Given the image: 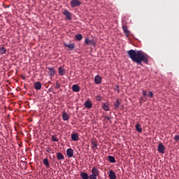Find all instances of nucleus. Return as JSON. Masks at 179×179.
Returning <instances> with one entry per match:
<instances>
[{
	"label": "nucleus",
	"instance_id": "1",
	"mask_svg": "<svg viewBox=\"0 0 179 179\" xmlns=\"http://www.w3.org/2000/svg\"><path fill=\"white\" fill-rule=\"evenodd\" d=\"M127 55L129 58H131V61L136 62L138 65L142 66V62H144V64L149 62L148 55L142 52V50H130L127 51Z\"/></svg>",
	"mask_w": 179,
	"mask_h": 179
},
{
	"label": "nucleus",
	"instance_id": "2",
	"mask_svg": "<svg viewBox=\"0 0 179 179\" xmlns=\"http://www.w3.org/2000/svg\"><path fill=\"white\" fill-rule=\"evenodd\" d=\"M70 3L71 8H76V6H80L82 5V2L79 0H71Z\"/></svg>",
	"mask_w": 179,
	"mask_h": 179
},
{
	"label": "nucleus",
	"instance_id": "3",
	"mask_svg": "<svg viewBox=\"0 0 179 179\" xmlns=\"http://www.w3.org/2000/svg\"><path fill=\"white\" fill-rule=\"evenodd\" d=\"M157 150H158L159 153H162V155H164V151L166 150V147L164 146V145H163V143H160L158 145Z\"/></svg>",
	"mask_w": 179,
	"mask_h": 179
},
{
	"label": "nucleus",
	"instance_id": "4",
	"mask_svg": "<svg viewBox=\"0 0 179 179\" xmlns=\"http://www.w3.org/2000/svg\"><path fill=\"white\" fill-rule=\"evenodd\" d=\"M63 15H64V16L66 17V19H67V20H72V15H71V13L69 11H68V10H65L63 12Z\"/></svg>",
	"mask_w": 179,
	"mask_h": 179
},
{
	"label": "nucleus",
	"instance_id": "5",
	"mask_svg": "<svg viewBox=\"0 0 179 179\" xmlns=\"http://www.w3.org/2000/svg\"><path fill=\"white\" fill-rule=\"evenodd\" d=\"M92 176L99 177V176H100V171H99L97 167H93L92 169Z\"/></svg>",
	"mask_w": 179,
	"mask_h": 179
},
{
	"label": "nucleus",
	"instance_id": "6",
	"mask_svg": "<svg viewBox=\"0 0 179 179\" xmlns=\"http://www.w3.org/2000/svg\"><path fill=\"white\" fill-rule=\"evenodd\" d=\"M85 43L87 45H96V42L93 39L85 38Z\"/></svg>",
	"mask_w": 179,
	"mask_h": 179
},
{
	"label": "nucleus",
	"instance_id": "7",
	"mask_svg": "<svg viewBox=\"0 0 179 179\" xmlns=\"http://www.w3.org/2000/svg\"><path fill=\"white\" fill-rule=\"evenodd\" d=\"M48 69L49 71H48L49 76H52V77L55 76V69L48 67Z\"/></svg>",
	"mask_w": 179,
	"mask_h": 179
},
{
	"label": "nucleus",
	"instance_id": "8",
	"mask_svg": "<svg viewBox=\"0 0 179 179\" xmlns=\"http://www.w3.org/2000/svg\"><path fill=\"white\" fill-rule=\"evenodd\" d=\"M58 73L60 76H64V73H66V71L62 66L59 67Z\"/></svg>",
	"mask_w": 179,
	"mask_h": 179
},
{
	"label": "nucleus",
	"instance_id": "9",
	"mask_svg": "<svg viewBox=\"0 0 179 179\" xmlns=\"http://www.w3.org/2000/svg\"><path fill=\"white\" fill-rule=\"evenodd\" d=\"M66 155L68 157H73V150H72V148L67 149Z\"/></svg>",
	"mask_w": 179,
	"mask_h": 179
},
{
	"label": "nucleus",
	"instance_id": "10",
	"mask_svg": "<svg viewBox=\"0 0 179 179\" xmlns=\"http://www.w3.org/2000/svg\"><path fill=\"white\" fill-rule=\"evenodd\" d=\"M94 82L96 85H100V83H101V77L99 76V75L96 76L94 78Z\"/></svg>",
	"mask_w": 179,
	"mask_h": 179
},
{
	"label": "nucleus",
	"instance_id": "11",
	"mask_svg": "<svg viewBox=\"0 0 179 179\" xmlns=\"http://www.w3.org/2000/svg\"><path fill=\"white\" fill-rule=\"evenodd\" d=\"M72 90L73 92H76V93H78V92H80V87H79V85H73L72 86Z\"/></svg>",
	"mask_w": 179,
	"mask_h": 179
},
{
	"label": "nucleus",
	"instance_id": "12",
	"mask_svg": "<svg viewBox=\"0 0 179 179\" xmlns=\"http://www.w3.org/2000/svg\"><path fill=\"white\" fill-rule=\"evenodd\" d=\"M122 29L124 31V34H126L127 37H128L129 36V34L131 33V31L128 30V27L123 26Z\"/></svg>",
	"mask_w": 179,
	"mask_h": 179
},
{
	"label": "nucleus",
	"instance_id": "13",
	"mask_svg": "<svg viewBox=\"0 0 179 179\" xmlns=\"http://www.w3.org/2000/svg\"><path fill=\"white\" fill-rule=\"evenodd\" d=\"M85 107H86V108H92V107H93V104H92V102H90V101L87 100V101H85V103H84Z\"/></svg>",
	"mask_w": 179,
	"mask_h": 179
},
{
	"label": "nucleus",
	"instance_id": "14",
	"mask_svg": "<svg viewBox=\"0 0 179 179\" xmlns=\"http://www.w3.org/2000/svg\"><path fill=\"white\" fill-rule=\"evenodd\" d=\"M102 108L104 110V111H108L110 110V105L108 103H103Z\"/></svg>",
	"mask_w": 179,
	"mask_h": 179
},
{
	"label": "nucleus",
	"instance_id": "15",
	"mask_svg": "<svg viewBox=\"0 0 179 179\" xmlns=\"http://www.w3.org/2000/svg\"><path fill=\"white\" fill-rule=\"evenodd\" d=\"M71 139L74 142H76V141H78V139H79V134H71Z\"/></svg>",
	"mask_w": 179,
	"mask_h": 179
},
{
	"label": "nucleus",
	"instance_id": "16",
	"mask_svg": "<svg viewBox=\"0 0 179 179\" xmlns=\"http://www.w3.org/2000/svg\"><path fill=\"white\" fill-rule=\"evenodd\" d=\"M34 89L36 90H41V83L40 82H36L34 83Z\"/></svg>",
	"mask_w": 179,
	"mask_h": 179
},
{
	"label": "nucleus",
	"instance_id": "17",
	"mask_svg": "<svg viewBox=\"0 0 179 179\" xmlns=\"http://www.w3.org/2000/svg\"><path fill=\"white\" fill-rule=\"evenodd\" d=\"M62 118L64 121H68L69 120V114L66 113V112L63 113Z\"/></svg>",
	"mask_w": 179,
	"mask_h": 179
},
{
	"label": "nucleus",
	"instance_id": "18",
	"mask_svg": "<svg viewBox=\"0 0 179 179\" xmlns=\"http://www.w3.org/2000/svg\"><path fill=\"white\" fill-rule=\"evenodd\" d=\"M121 103L120 102V99H117L115 102H114L115 110H118L120 108Z\"/></svg>",
	"mask_w": 179,
	"mask_h": 179
},
{
	"label": "nucleus",
	"instance_id": "19",
	"mask_svg": "<svg viewBox=\"0 0 179 179\" xmlns=\"http://www.w3.org/2000/svg\"><path fill=\"white\" fill-rule=\"evenodd\" d=\"M64 47H67L68 48H69V50H71L72 51V50H73V48H75V44L74 43H71V44L64 43Z\"/></svg>",
	"mask_w": 179,
	"mask_h": 179
},
{
	"label": "nucleus",
	"instance_id": "20",
	"mask_svg": "<svg viewBox=\"0 0 179 179\" xmlns=\"http://www.w3.org/2000/svg\"><path fill=\"white\" fill-rule=\"evenodd\" d=\"M109 178L110 179H115V178H117V176H115V173H114L113 171H110Z\"/></svg>",
	"mask_w": 179,
	"mask_h": 179
},
{
	"label": "nucleus",
	"instance_id": "21",
	"mask_svg": "<svg viewBox=\"0 0 179 179\" xmlns=\"http://www.w3.org/2000/svg\"><path fill=\"white\" fill-rule=\"evenodd\" d=\"M148 92L146 90H143V96H141L142 101H145L146 100V96H148Z\"/></svg>",
	"mask_w": 179,
	"mask_h": 179
},
{
	"label": "nucleus",
	"instance_id": "22",
	"mask_svg": "<svg viewBox=\"0 0 179 179\" xmlns=\"http://www.w3.org/2000/svg\"><path fill=\"white\" fill-rule=\"evenodd\" d=\"M136 131L139 133L142 132V125L141 124H136Z\"/></svg>",
	"mask_w": 179,
	"mask_h": 179
},
{
	"label": "nucleus",
	"instance_id": "23",
	"mask_svg": "<svg viewBox=\"0 0 179 179\" xmlns=\"http://www.w3.org/2000/svg\"><path fill=\"white\" fill-rule=\"evenodd\" d=\"M57 160H64V155H62V153L61 152H57Z\"/></svg>",
	"mask_w": 179,
	"mask_h": 179
},
{
	"label": "nucleus",
	"instance_id": "24",
	"mask_svg": "<svg viewBox=\"0 0 179 179\" xmlns=\"http://www.w3.org/2000/svg\"><path fill=\"white\" fill-rule=\"evenodd\" d=\"M80 177L83 179H89V175L85 172L80 173Z\"/></svg>",
	"mask_w": 179,
	"mask_h": 179
},
{
	"label": "nucleus",
	"instance_id": "25",
	"mask_svg": "<svg viewBox=\"0 0 179 179\" xmlns=\"http://www.w3.org/2000/svg\"><path fill=\"white\" fill-rule=\"evenodd\" d=\"M108 161L110 162V163H115L116 162L115 158L111 155H109L108 157Z\"/></svg>",
	"mask_w": 179,
	"mask_h": 179
},
{
	"label": "nucleus",
	"instance_id": "26",
	"mask_svg": "<svg viewBox=\"0 0 179 179\" xmlns=\"http://www.w3.org/2000/svg\"><path fill=\"white\" fill-rule=\"evenodd\" d=\"M76 40H78V41H80L83 38V36L80 34H78L75 36Z\"/></svg>",
	"mask_w": 179,
	"mask_h": 179
},
{
	"label": "nucleus",
	"instance_id": "27",
	"mask_svg": "<svg viewBox=\"0 0 179 179\" xmlns=\"http://www.w3.org/2000/svg\"><path fill=\"white\" fill-rule=\"evenodd\" d=\"M43 164H45V167H47L48 169L50 168V162H48V159L45 158L43 159Z\"/></svg>",
	"mask_w": 179,
	"mask_h": 179
},
{
	"label": "nucleus",
	"instance_id": "28",
	"mask_svg": "<svg viewBox=\"0 0 179 179\" xmlns=\"http://www.w3.org/2000/svg\"><path fill=\"white\" fill-rule=\"evenodd\" d=\"M92 149L97 150V146H98L97 141H92Z\"/></svg>",
	"mask_w": 179,
	"mask_h": 179
},
{
	"label": "nucleus",
	"instance_id": "29",
	"mask_svg": "<svg viewBox=\"0 0 179 179\" xmlns=\"http://www.w3.org/2000/svg\"><path fill=\"white\" fill-rule=\"evenodd\" d=\"M6 53V48L1 47L0 48V54L3 55Z\"/></svg>",
	"mask_w": 179,
	"mask_h": 179
},
{
	"label": "nucleus",
	"instance_id": "30",
	"mask_svg": "<svg viewBox=\"0 0 179 179\" xmlns=\"http://www.w3.org/2000/svg\"><path fill=\"white\" fill-rule=\"evenodd\" d=\"M51 139L53 142H58V141H59L58 138H57V136H52Z\"/></svg>",
	"mask_w": 179,
	"mask_h": 179
},
{
	"label": "nucleus",
	"instance_id": "31",
	"mask_svg": "<svg viewBox=\"0 0 179 179\" xmlns=\"http://www.w3.org/2000/svg\"><path fill=\"white\" fill-rule=\"evenodd\" d=\"M96 100L97 101H101L103 100V96H100V95H97V96H96Z\"/></svg>",
	"mask_w": 179,
	"mask_h": 179
},
{
	"label": "nucleus",
	"instance_id": "32",
	"mask_svg": "<svg viewBox=\"0 0 179 179\" xmlns=\"http://www.w3.org/2000/svg\"><path fill=\"white\" fill-rule=\"evenodd\" d=\"M89 178L90 179H97V176H94V175H92V174H90L89 176Z\"/></svg>",
	"mask_w": 179,
	"mask_h": 179
},
{
	"label": "nucleus",
	"instance_id": "33",
	"mask_svg": "<svg viewBox=\"0 0 179 179\" xmlns=\"http://www.w3.org/2000/svg\"><path fill=\"white\" fill-rule=\"evenodd\" d=\"M148 96L150 97V99H152L153 97V92H152V91L149 92Z\"/></svg>",
	"mask_w": 179,
	"mask_h": 179
},
{
	"label": "nucleus",
	"instance_id": "34",
	"mask_svg": "<svg viewBox=\"0 0 179 179\" xmlns=\"http://www.w3.org/2000/svg\"><path fill=\"white\" fill-rule=\"evenodd\" d=\"M59 87H61V84H59V83H56L55 88L59 89Z\"/></svg>",
	"mask_w": 179,
	"mask_h": 179
},
{
	"label": "nucleus",
	"instance_id": "35",
	"mask_svg": "<svg viewBox=\"0 0 179 179\" xmlns=\"http://www.w3.org/2000/svg\"><path fill=\"white\" fill-rule=\"evenodd\" d=\"M105 120H107V121H111V117H108V116H105L104 117Z\"/></svg>",
	"mask_w": 179,
	"mask_h": 179
},
{
	"label": "nucleus",
	"instance_id": "36",
	"mask_svg": "<svg viewBox=\"0 0 179 179\" xmlns=\"http://www.w3.org/2000/svg\"><path fill=\"white\" fill-rule=\"evenodd\" d=\"M175 141H176V142H178V141H179V136L178 135H176L174 137Z\"/></svg>",
	"mask_w": 179,
	"mask_h": 179
},
{
	"label": "nucleus",
	"instance_id": "37",
	"mask_svg": "<svg viewBox=\"0 0 179 179\" xmlns=\"http://www.w3.org/2000/svg\"><path fill=\"white\" fill-rule=\"evenodd\" d=\"M46 152H48V153H50V152H51V148H46Z\"/></svg>",
	"mask_w": 179,
	"mask_h": 179
},
{
	"label": "nucleus",
	"instance_id": "38",
	"mask_svg": "<svg viewBox=\"0 0 179 179\" xmlns=\"http://www.w3.org/2000/svg\"><path fill=\"white\" fill-rule=\"evenodd\" d=\"M48 92H52V88H50V89L48 90Z\"/></svg>",
	"mask_w": 179,
	"mask_h": 179
}]
</instances>
